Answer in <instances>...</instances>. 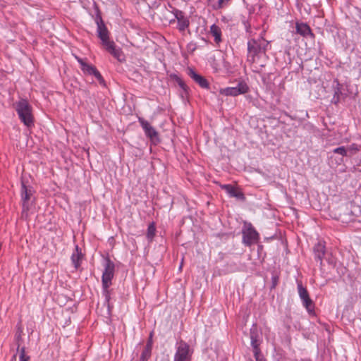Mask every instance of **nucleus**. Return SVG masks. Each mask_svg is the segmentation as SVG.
<instances>
[{
    "mask_svg": "<svg viewBox=\"0 0 361 361\" xmlns=\"http://www.w3.org/2000/svg\"><path fill=\"white\" fill-rule=\"evenodd\" d=\"M243 24L247 37V61L255 65V68L264 67L259 60L267 56V51L270 47V42L264 38L266 30L262 28L258 36H256L250 23L247 20H243Z\"/></svg>",
    "mask_w": 361,
    "mask_h": 361,
    "instance_id": "f257e3e1",
    "label": "nucleus"
},
{
    "mask_svg": "<svg viewBox=\"0 0 361 361\" xmlns=\"http://www.w3.org/2000/svg\"><path fill=\"white\" fill-rule=\"evenodd\" d=\"M94 20L97 24V37L101 40L102 45L104 47L106 51L111 54L118 61H124L125 56L122 49L120 47H116L115 42L110 39L109 32L99 13L96 15Z\"/></svg>",
    "mask_w": 361,
    "mask_h": 361,
    "instance_id": "f03ea898",
    "label": "nucleus"
},
{
    "mask_svg": "<svg viewBox=\"0 0 361 361\" xmlns=\"http://www.w3.org/2000/svg\"><path fill=\"white\" fill-rule=\"evenodd\" d=\"M104 271L102 276V294L104 296L105 303L107 305L108 311H111L110 305V292L109 288L112 284V279L114 276L115 272V264L111 260L109 256H106L104 259Z\"/></svg>",
    "mask_w": 361,
    "mask_h": 361,
    "instance_id": "7ed1b4c3",
    "label": "nucleus"
},
{
    "mask_svg": "<svg viewBox=\"0 0 361 361\" xmlns=\"http://www.w3.org/2000/svg\"><path fill=\"white\" fill-rule=\"evenodd\" d=\"M15 109L20 121L28 128L34 126L32 107L25 99H20L15 104Z\"/></svg>",
    "mask_w": 361,
    "mask_h": 361,
    "instance_id": "20e7f679",
    "label": "nucleus"
},
{
    "mask_svg": "<svg viewBox=\"0 0 361 361\" xmlns=\"http://www.w3.org/2000/svg\"><path fill=\"white\" fill-rule=\"evenodd\" d=\"M242 242L247 247L256 244L259 240V233L250 222L244 221L242 228Z\"/></svg>",
    "mask_w": 361,
    "mask_h": 361,
    "instance_id": "39448f33",
    "label": "nucleus"
},
{
    "mask_svg": "<svg viewBox=\"0 0 361 361\" xmlns=\"http://www.w3.org/2000/svg\"><path fill=\"white\" fill-rule=\"evenodd\" d=\"M173 361H192L193 349L185 341L180 339L176 343Z\"/></svg>",
    "mask_w": 361,
    "mask_h": 361,
    "instance_id": "423d86ee",
    "label": "nucleus"
},
{
    "mask_svg": "<svg viewBox=\"0 0 361 361\" xmlns=\"http://www.w3.org/2000/svg\"><path fill=\"white\" fill-rule=\"evenodd\" d=\"M249 91V87L245 81H240L235 87H228L219 90V93L224 96L236 97L245 94Z\"/></svg>",
    "mask_w": 361,
    "mask_h": 361,
    "instance_id": "0eeeda50",
    "label": "nucleus"
},
{
    "mask_svg": "<svg viewBox=\"0 0 361 361\" xmlns=\"http://www.w3.org/2000/svg\"><path fill=\"white\" fill-rule=\"evenodd\" d=\"M171 13L177 20V29L180 32L183 33L189 27V18L184 12L177 8H173Z\"/></svg>",
    "mask_w": 361,
    "mask_h": 361,
    "instance_id": "6e6552de",
    "label": "nucleus"
},
{
    "mask_svg": "<svg viewBox=\"0 0 361 361\" xmlns=\"http://www.w3.org/2000/svg\"><path fill=\"white\" fill-rule=\"evenodd\" d=\"M138 122L142 128L145 135L152 141H159L158 132L152 127L150 123L142 118H138Z\"/></svg>",
    "mask_w": 361,
    "mask_h": 361,
    "instance_id": "1a4fd4ad",
    "label": "nucleus"
},
{
    "mask_svg": "<svg viewBox=\"0 0 361 361\" xmlns=\"http://www.w3.org/2000/svg\"><path fill=\"white\" fill-rule=\"evenodd\" d=\"M334 96L331 99V103L337 104L341 99H344L346 95L343 93V87L338 79H334L333 81Z\"/></svg>",
    "mask_w": 361,
    "mask_h": 361,
    "instance_id": "9d476101",
    "label": "nucleus"
},
{
    "mask_svg": "<svg viewBox=\"0 0 361 361\" xmlns=\"http://www.w3.org/2000/svg\"><path fill=\"white\" fill-rule=\"evenodd\" d=\"M188 75L197 83L198 85L202 88L209 90L210 87L209 83L207 80L203 77L202 75L198 74L195 70L192 68H188Z\"/></svg>",
    "mask_w": 361,
    "mask_h": 361,
    "instance_id": "9b49d317",
    "label": "nucleus"
},
{
    "mask_svg": "<svg viewBox=\"0 0 361 361\" xmlns=\"http://www.w3.org/2000/svg\"><path fill=\"white\" fill-rule=\"evenodd\" d=\"M314 259L319 263L320 267L323 265V257L326 253L325 243L319 241L313 247Z\"/></svg>",
    "mask_w": 361,
    "mask_h": 361,
    "instance_id": "f8f14e48",
    "label": "nucleus"
},
{
    "mask_svg": "<svg viewBox=\"0 0 361 361\" xmlns=\"http://www.w3.org/2000/svg\"><path fill=\"white\" fill-rule=\"evenodd\" d=\"M250 340H251V346L253 349V353L257 354V352H260L259 345L261 343V337L259 334L258 333L256 326L253 325L250 329Z\"/></svg>",
    "mask_w": 361,
    "mask_h": 361,
    "instance_id": "ddd939ff",
    "label": "nucleus"
},
{
    "mask_svg": "<svg viewBox=\"0 0 361 361\" xmlns=\"http://www.w3.org/2000/svg\"><path fill=\"white\" fill-rule=\"evenodd\" d=\"M295 30L296 32L303 37L314 38V35L312 32L310 27L305 23L296 22Z\"/></svg>",
    "mask_w": 361,
    "mask_h": 361,
    "instance_id": "4468645a",
    "label": "nucleus"
},
{
    "mask_svg": "<svg viewBox=\"0 0 361 361\" xmlns=\"http://www.w3.org/2000/svg\"><path fill=\"white\" fill-rule=\"evenodd\" d=\"M209 32L211 35L214 37L215 44L219 46V44L222 42V32L221 27L216 24H213L210 26Z\"/></svg>",
    "mask_w": 361,
    "mask_h": 361,
    "instance_id": "2eb2a0df",
    "label": "nucleus"
},
{
    "mask_svg": "<svg viewBox=\"0 0 361 361\" xmlns=\"http://www.w3.org/2000/svg\"><path fill=\"white\" fill-rule=\"evenodd\" d=\"M84 73L90 75H94L101 85L106 86L105 80H104L102 75H101L99 71L96 68L95 66L90 65L85 70Z\"/></svg>",
    "mask_w": 361,
    "mask_h": 361,
    "instance_id": "dca6fc26",
    "label": "nucleus"
},
{
    "mask_svg": "<svg viewBox=\"0 0 361 361\" xmlns=\"http://www.w3.org/2000/svg\"><path fill=\"white\" fill-rule=\"evenodd\" d=\"M32 195L31 190H28L24 183H22L21 198L23 201V210L28 209V201Z\"/></svg>",
    "mask_w": 361,
    "mask_h": 361,
    "instance_id": "f3484780",
    "label": "nucleus"
},
{
    "mask_svg": "<svg viewBox=\"0 0 361 361\" xmlns=\"http://www.w3.org/2000/svg\"><path fill=\"white\" fill-rule=\"evenodd\" d=\"M71 261L75 269H78L80 266L82 259V252L79 249L78 245H75V252L71 255Z\"/></svg>",
    "mask_w": 361,
    "mask_h": 361,
    "instance_id": "a211bd4d",
    "label": "nucleus"
},
{
    "mask_svg": "<svg viewBox=\"0 0 361 361\" xmlns=\"http://www.w3.org/2000/svg\"><path fill=\"white\" fill-rule=\"evenodd\" d=\"M297 286H298V295H299V297H300V300H302V302L303 300H305V299H307L310 297V295H309L307 288L302 286V282L298 281Z\"/></svg>",
    "mask_w": 361,
    "mask_h": 361,
    "instance_id": "6ab92c4d",
    "label": "nucleus"
},
{
    "mask_svg": "<svg viewBox=\"0 0 361 361\" xmlns=\"http://www.w3.org/2000/svg\"><path fill=\"white\" fill-rule=\"evenodd\" d=\"M156 235V226L154 222H152L148 225L146 237L147 240L151 243Z\"/></svg>",
    "mask_w": 361,
    "mask_h": 361,
    "instance_id": "aec40b11",
    "label": "nucleus"
},
{
    "mask_svg": "<svg viewBox=\"0 0 361 361\" xmlns=\"http://www.w3.org/2000/svg\"><path fill=\"white\" fill-rule=\"evenodd\" d=\"M222 188H224L231 197H235L237 198L244 197L243 194L242 192H237L235 189L231 185H224Z\"/></svg>",
    "mask_w": 361,
    "mask_h": 361,
    "instance_id": "412c9836",
    "label": "nucleus"
},
{
    "mask_svg": "<svg viewBox=\"0 0 361 361\" xmlns=\"http://www.w3.org/2000/svg\"><path fill=\"white\" fill-rule=\"evenodd\" d=\"M171 78L178 83V86L183 90L185 93H188V87L180 77L176 74H172L171 75Z\"/></svg>",
    "mask_w": 361,
    "mask_h": 361,
    "instance_id": "4be33fe9",
    "label": "nucleus"
},
{
    "mask_svg": "<svg viewBox=\"0 0 361 361\" xmlns=\"http://www.w3.org/2000/svg\"><path fill=\"white\" fill-rule=\"evenodd\" d=\"M302 302V305L305 307L310 314L314 312V305L312 300L310 297L307 299L303 300Z\"/></svg>",
    "mask_w": 361,
    "mask_h": 361,
    "instance_id": "5701e85b",
    "label": "nucleus"
},
{
    "mask_svg": "<svg viewBox=\"0 0 361 361\" xmlns=\"http://www.w3.org/2000/svg\"><path fill=\"white\" fill-rule=\"evenodd\" d=\"M152 350L144 347L143 350H142L140 357L137 361H148V360L151 357Z\"/></svg>",
    "mask_w": 361,
    "mask_h": 361,
    "instance_id": "b1692460",
    "label": "nucleus"
},
{
    "mask_svg": "<svg viewBox=\"0 0 361 361\" xmlns=\"http://www.w3.org/2000/svg\"><path fill=\"white\" fill-rule=\"evenodd\" d=\"M23 329L20 326H17L16 332L15 334V338L18 344V350L20 349V342L23 341Z\"/></svg>",
    "mask_w": 361,
    "mask_h": 361,
    "instance_id": "393cba45",
    "label": "nucleus"
},
{
    "mask_svg": "<svg viewBox=\"0 0 361 361\" xmlns=\"http://www.w3.org/2000/svg\"><path fill=\"white\" fill-rule=\"evenodd\" d=\"M18 350L19 351V361H30V357L26 353L24 346Z\"/></svg>",
    "mask_w": 361,
    "mask_h": 361,
    "instance_id": "a878e982",
    "label": "nucleus"
},
{
    "mask_svg": "<svg viewBox=\"0 0 361 361\" xmlns=\"http://www.w3.org/2000/svg\"><path fill=\"white\" fill-rule=\"evenodd\" d=\"M333 152L335 154H341L343 157H345L347 155V150L344 146H341V147L335 148L333 150Z\"/></svg>",
    "mask_w": 361,
    "mask_h": 361,
    "instance_id": "bb28decb",
    "label": "nucleus"
},
{
    "mask_svg": "<svg viewBox=\"0 0 361 361\" xmlns=\"http://www.w3.org/2000/svg\"><path fill=\"white\" fill-rule=\"evenodd\" d=\"M279 277L278 275H272L271 276V287L270 288L272 290V289H274L278 283H279Z\"/></svg>",
    "mask_w": 361,
    "mask_h": 361,
    "instance_id": "cd10ccee",
    "label": "nucleus"
},
{
    "mask_svg": "<svg viewBox=\"0 0 361 361\" xmlns=\"http://www.w3.org/2000/svg\"><path fill=\"white\" fill-rule=\"evenodd\" d=\"M77 61L80 63L81 70L84 72L85 70L90 66V64L85 63L81 58L75 56Z\"/></svg>",
    "mask_w": 361,
    "mask_h": 361,
    "instance_id": "c85d7f7f",
    "label": "nucleus"
},
{
    "mask_svg": "<svg viewBox=\"0 0 361 361\" xmlns=\"http://www.w3.org/2000/svg\"><path fill=\"white\" fill-rule=\"evenodd\" d=\"M152 336H153V333L151 332L149 334V338L147 341V343L145 345V348L152 350V345H153Z\"/></svg>",
    "mask_w": 361,
    "mask_h": 361,
    "instance_id": "c756f323",
    "label": "nucleus"
},
{
    "mask_svg": "<svg viewBox=\"0 0 361 361\" xmlns=\"http://www.w3.org/2000/svg\"><path fill=\"white\" fill-rule=\"evenodd\" d=\"M349 151L355 153L360 150V146L357 144L353 143L348 147Z\"/></svg>",
    "mask_w": 361,
    "mask_h": 361,
    "instance_id": "7c9ffc66",
    "label": "nucleus"
},
{
    "mask_svg": "<svg viewBox=\"0 0 361 361\" xmlns=\"http://www.w3.org/2000/svg\"><path fill=\"white\" fill-rule=\"evenodd\" d=\"M254 356L256 361H267L264 356L261 354V351L257 352V354H254Z\"/></svg>",
    "mask_w": 361,
    "mask_h": 361,
    "instance_id": "2f4dec72",
    "label": "nucleus"
},
{
    "mask_svg": "<svg viewBox=\"0 0 361 361\" xmlns=\"http://www.w3.org/2000/svg\"><path fill=\"white\" fill-rule=\"evenodd\" d=\"M229 268L227 269L228 272H233L237 270V265L234 262H231V264H228Z\"/></svg>",
    "mask_w": 361,
    "mask_h": 361,
    "instance_id": "473e14b6",
    "label": "nucleus"
},
{
    "mask_svg": "<svg viewBox=\"0 0 361 361\" xmlns=\"http://www.w3.org/2000/svg\"><path fill=\"white\" fill-rule=\"evenodd\" d=\"M247 20L250 23L251 27H252L253 31L255 32V33H256V36H258L257 35V31L261 30L260 25H252L251 22H250L248 20Z\"/></svg>",
    "mask_w": 361,
    "mask_h": 361,
    "instance_id": "72a5a7b5",
    "label": "nucleus"
},
{
    "mask_svg": "<svg viewBox=\"0 0 361 361\" xmlns=\"http://www.w3.org/2000/svg\"><path fill=\"white\" fill-rule=\"evenodd\" d=\"M327 260H328V262H329L330 264H331V265H333V266H335L336 262H334V259H328Z\"/></svg>",
    "mask_w": 361,
    "mask_h": 361,
    "instance_id": "f704fd0d",
    "label": "nucleus"
}]
</instances>
